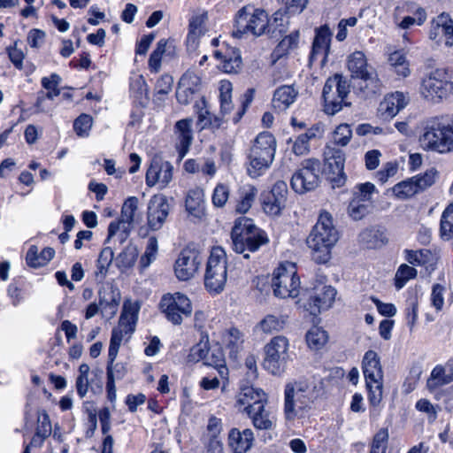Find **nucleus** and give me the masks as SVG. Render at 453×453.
I'll use <instances>...</instances> for the list:
<instances>
[{
	"mask_svg": "<svg viewBox=\"0 0 453 453\" xmlns=\"http://www.w3.org/2000/svg\"><path fill=\"white\" fill-rule=\"evenodd\" d=\"M283 14L274 13L272 19H268L267 13L253 6L242 8L235 19L236 29L233 32L236 37H242L245 34L254 36H260L265 33L281 34L285 31L283 25Z\"/></svg>",
	"mask_w": 453,
	"mask_h": 453,
	"instance_id": "nucleus-1",
	"label": "nucleus"
},
{
	"mask_svg": "<svg viewBox=\"0 0 453 453\" xmlns=\"http://www.w3.org/2000/svg\"><path fill=\"white\" fill-rule=\"evenodd\" d=\"M319 395L315 381L300 379L286 384L284 388V415L288 420L303 418Z\"/></svg>",
	"mask_w": 453,
	"mask_h": 453,
	"instance_id": "nucleus-2",
	"label": "nucleus"
},
{
	"mask_svg": "<svg viewBox=\"0 0 453 453\" xmlns=\"http://www.w3.org/2000/svg\"><path fill=\"white\" fill-rule=\"evenodd\" d=\"M419 142L426 150L441 154L453 152V114L426 119Z\"/></svg>",
	"mask_w": 453,
	"mask_h": 453,
	"instance_id": "nucleus-3",
	"label": "nucleus"
},
{
	"mask_svg": "<svg viewBox=\"0 0 453 453\" xmlns=\"http://www.w3.org/2000/svg\"><path fill=\"white\" fill-rule=\"evenodd\" d=\"M338 241V232L333 225L328 212L320 213L316 225L307 238L312 259L318 264H326L331 258V249Z\"/></svg>",
	"mask_w": 453,
	"mask_h": 453,
	"instance_id": "nucleus-4",
	"label": "nucleus"
},
{
	"mask_svg": "<svg viewBox=\"0 0 453 453\" xmlns=\"http://www.w3.org/2000/svg\"><path fill=\"white\" fill-rule=\"evenodd\" d=\"M233 250L239 254H243L244 258H249V252L257 251L269 240L265 231L257 228L251 219L240 218L235 220L231 231Z\"/></svg>",
	"mask_w": 453,
	"mask_h": 453,
	"instance_id": "nucleus-5",
	"label": "nucleus"
},
{
	"mask_svg": "<svg viewBox=\"0 0 453 453\" xmlns=\"http://www.w3.org/2000/svg\"><path fill=\"white\" fill-rule=\"evenodd\" d=\"M276 139L269 132L260 133L250 148L248 173L252 178H257L269 168L276 151Z\"/></svg>",
	"mask_w": 453,
	"mask_h": 453,
	"instance_id": "nucleus-6",
	"label": "nucleus"
},
{
	"mask_svg": "<svg viewBox=\"0 0 453 453\" xmlns=\"http://www.w3.org/2000/svg\"><path fill=\"white\" fill-rule=\"evenodd\" d=\"M362 368L369 393V403L374 409L372 411H377V408L383 398V370L380 357L375 351L368 350L365 352L362 361Z\"/></svg>",
	"mask_w": 453,
	"mask_h": 453,
	"instance_id": "nucleus-7",
	"label": "nucleus"
},
{
	"mask_svg": "<svg viewBox=\"0 0 453 453\" xmlns=\"http://www.w3.org/2000/svg\"><path fill=\"white\" fill-rule=\"evenodd\" d=\"M226 278V254L221 247H214L206 264L204 286L211 293H220L224 289Z\"/></svg>",
	"mask_w": 453,
	"mask_h": 453,
	"instance_id": "nucleus-8",
	"label": "nucleus"
},
{
	"mask_svg": "<svg viewBox=\"0 0 453 453\" xmlns=\"http://www.w3.org/2000/svg\"><path fill=\"white\" fill-rule=\"evenodd\" d=\"M349 93V84L342 74L329 77L323 88L324 111L328 115L339 112L343 105L349 106L346 98Z\"/></svg>",
	"mask_w": 453,
	"mask_h": 453,
	"instance_id": "nucleus-9",
	"label": "nucleus"
},
{
	"mask_svg": "<svg viewBox=\"0 0 453 453\" xmlns=\"http://www.w3.org/2000/svg\"><path fill=\"white\" fill-rule=\"evenodd\" d=\"M138 199L135 196L128 197L121 208L120 218L110 223L106 242L114 241L122 244L129 236L134 223L137 221Z\"/></svg>",
	"mask_w": 453,
	"mask_h": 453,
	"instance_id": "nucleus-10",
	"label": "nucleus"
},
{
	"mask_svg": "<svg viewBox=\"0 0 453 453\" xmlns=\"http://www.w3.org/2000/svg\"><path fill=\"white\" fill-rule=\"evenodd\" d=\"M272 286L278 297H296L299 295L300 280L296 274V265L291 262L280 264L273 272Z\"/></svg>",
	"mask_w": 453,
	"mask_h": 453,
	"instance_id": "nucleus-11",
	"label": "nucleus"
},
{
	"mask_svg": "<svg viewBox=\"0 0 453 453\" xmlns=\"http://www.w3.org/2000/svg\"><path fill=\"white\" fill-rule=\"evenodd\" d=\"M288 340L284 336L273 337L265 346L263 367L273 375L284 373L289 358Z\"/></svg>",
	"mask_w": 453,
	"mask_h": 453,
	"instance_id": "nucleus-12",
	"label": "nucleus"
},
{
	"mask_svg": "<svg viewBox=\"0 0 453 453\" xmlns=\"http://www.w3.org/2000/svg\"><path fill=\"white\" fill-rule=\"evenodd\" d=\"M159 307L167 320L174 325H180L183 319L189 317L192 313L190 300L179 292L164 295Z\"/></svg>",
	"mask_w": 453,
	"mask_h": 453,
	"instance_id": "nucleus-13",
	"label": "nucleus"
},
{
	"mask_svg": "<svg viewBox=\"0 0 453 453\" xmlns=\"http://www.w3.org/2000/svg\"><path fill=\"white\" fill-rule=\"evenodd\" d=\"M320 162L315 158L304 160L301 167L291 178L292 188L299 194H304L315 189L319 186Z\"/></svg>",
	"mask_w": 453,
	"mask_h": 453,
	"instance_id": "nucleus-14",
	"label": "nucleus"
},
{
	"mask_svg": "<svg viewBox=\"0 0 453 453\" xmlns=\"http://www.w3.org/2000/svg\"><path fill=\"white\" fill-rule=\"evenodd\" d=\"M453 82L449 81L444 69H436L425 77L421 84V94L429 100L444 98L452 91Z\"/></svg>",
	"mask_w": 453,
	"mask_h": 453,
	"instance_id": "nucleus-15",
	"label": "nucleus"
},
{
	"mask_svg": "<svg viewBox=\"0 0 453 453\" xmlns=\"http://www.w3.org/2000/svg\"><path fill=\"white\" fill-rule=\"evenodd\" d=\"M324 162L328 178L334 186H343L347 179L344 173L345 153L343 150L326 145L324 150Z\"/></svg>",
	"mask_w": 453,
	"mask_h": 453,
	"instance_id": "nucleus-16",
	"label": "nucleus"
},
{
	"mask_svg": "<svg viewBox=\"0 0 453 453\" xmlns=\"http://www.w3.org/2000/svg\"><path fill=\"white\" fill-rule=\"evenodd\" d=\"M202 264L200 253L193 249H183L174 264V273L180 280H188L198 272Z\"/></svg>",
	"mask_w": 453,
	"mask_h": 453,
	"instance_id": "nucleus-17",
	"label": "nucleus"
},
{
	"mask_svg": "<svg viewBox=\"0 0 453 453\" xmlns=\"http://www.w3.org/2000/svg\"><path fill=\"white\" fill-rule=\"evenodd\" d=\"M331 37L332 32L327 25L321 26L316 29V35L309 56L311 65L316 63H319L320 66L326 65L330 50Z\"/></svg>",
	"mask_w": 453,
	"mask_h": 453,
	"instance_id": "nucleus-18",
	"label": "nucleus"
},
{
	"mask_svg": "<svg viewBox=\"0 0 453 453\" xmlns=\"http://www.w3.org/2000/svg\"><path fill=\"white\" fill-rule=\"evenodd\" d=\"M173 166L158 157L152 159L146 173V183L149 187L158 185L160 189L166 188L173 180Z\"/></svg>",
	"mask_w": 453,
	"mask_h": 453,
	"instance_id": "nucleus-19",
	"label": "nucleus"
},
{
	"mask_svg": "<svg viewBox=\"0 0 453 453\" xmlns=\"http://www.w3.org/2000/svg\"><path fill=\"white\" fill-rule=\"evenodd\" d=\"M170 206L166 196L163 195L153 196L148 206V225L149 227L157 231L160 229L168 216Z\"/></svg>",
	"mask_w": 453,
	"mask_h": 453,
	"instance_id": "nucleus-20",
	"label": "nucleus"
},
{
	"mask_svg": "<svg viewBox=\"0 0 453 453\" xmlns=\"http://www.w3.org/2000/svg\"><path fill=\"white\" fill-rule=\"evenodd\" d=\"M445 38V45H453V20L447 13H441L432 21L429 38L436 42H441Z\"/></svg>",
	"mask_w": 453,
	"mask_h": 453,
	"instance_id": "nucleus-21",
	"label": "nucleus"
},
{
	"mask_svg": "<svg viewBox=\"0 0 453 453\" xmlns=\"http://www.w3.org/2000/svg\"><path fill=\"white\" fill-rule=\"evenodd\" d=\"M287 186L284 182L279 181L274 184L272 191L263 201V209L266 214L276 216L286 205Z\"/></svg>",
	"mask_w": 453,
	"mask_h": 453,
	"instance_id": "nucleus-22",
	"label": "nucleus"
},
{
	"mask_svg": "<svg viewBox=\"0 0 453 453\" xmlns=\"http://www.w3.org/2000/svg\"><path fill=\"white\" fill-rule=\"evenodd\" d=\"M267 395L261 388L252 386L243 387L236 396V404L239 408L243 407L242 411L248 413L255 406L267 403Z\"/></svg>",
	"mask_w": 453,
	"mask_h": 453,
	"instance_id": "nucleus-23",
	"label": "nucleus"
},
{
	"mask_svg": "<svg viewBox=\"0 0 453 453\" xmlns=\"http://www.w3.org/2000/svg\"><path fill=\"white\" fill-rule=\"evenodd\" d=\"M192 119H183L174 125V135L176 137V149L182 158L186 156L193 141Z\"/></svg>",
	"mask_w": 453,
	"mask_h": 453,
	"instance_id": "nucleus-24",
	"label": "nucleus"
},
{
	"mask_svg": "<svg viewBox=\"0 0 453 453\" xmlns=\"http://www.w3.org/2000/svg\"><path fill=\"white\" fill-rule=\"evenodd\" d=\"M347 66L352 78L364 81L372 80L374 71L367 63L365 55L362 51H355L348 58Z\"/></svg>",
	"mask_w": 453,
	"mask_h": 453,
	"instance_id": "nucleus-25",
	"label": "nucleus"
},
{
	"mask_svg": "<svg viewBox=\"0 0 453 453\" xmlns=\"http://www.w3.org/2000/svg\"><path fill=\"white\" fill-rule=\"evenodd\" d=\"M213 56L220 60L219 68L226 73H238L242 66L240 50L226 47L225 50H215Z\"/></svg>",
	"mask_w": 453,
	"mask_h": 453,
	"instance_id": "nucleus-26",
	"label": "nucleus"
},
{
	"mask_svg": "<svg viewBox=\"0 0 453 453\" xmlns=\"http://www.w3.org/2000/svg\"><path fill=\"white\" fill-rule=\"evenodd\" d=\"M406 104L404 95L396 91L384 97L379 105L378 112L381 119L388 120L393 119Z\"/></svg>",
	"mask_w": 453,
	"mask_h": 453,
	"instance_id": "nucleus-27",
	"label": "nucleus"
},
{
	"mask_svg": "<svg viewBox=\"0 0 453 453\" xmlns=\"http://www.w3.org/2000/svg\"><path fill=\"white\" fill-rule=\"evenodd\" d=\"M453 381V357L445 365H436L426 381L429 391H434Z\"/></svg>",
	"mask_w": 453,
	"mask_h": 453,
	"instance_id": "nucleus-28",
	"label": "nucleus"
},
{
	"mask_svg": "<svg viewBox=\"0 0 453 453\" xmlns=\"http://www.w3.org/2000/svg\"><path fill=\"white\" fill-rule=\"evenodd\" d=\"M98 296L102 313L113 317L118 311L121 298L119 289L113 285L107 284L100 288Z\"/></svg>",
	"mask_w": 453,
	"mask_h": 453,
	"instance_id": "nucleus-29",
	"label": "nucleus"
},
{
	"mask_svg": "<svg viewBox=\"0 0 453 453\" xmlns=\"http://www.w3.org/2000/svg\"><path fill=\"white\" fill-rule=\"evenodd\" d=\"M335 296V288L331 286H323L320 292H316L313 296H311L307 309L313 315L327 310L332 306Z\"/></svg>",
	"mask_w": 453,
	"mask_h": 453,
	"instance_id": "nucleus-30",
	"label": "nucleus"
},
{
	"mask_svg": "<svg viewBox=\"0 0 453 453\" xmlns=\"http://www.w3.org/2000/svg\"><path fill=\"white\" fill-rule=\"evenodd\" d=\"M266 404L262 403L255 406V408L246 413L257 429L272 430L276 426V416L266 408Z\"/></svg>",
	"mask_w": 453,
	"mask_h": 453,
	"instance_id": "nucleus-31",
	"label": "nucleus"
},
{
	"mask_svg": "<svg viewBox=\"0 0 453 453\" xmlns=\"http://www.w3.org/2000/svg\"><path fill=\"white\" fill-rule=\"evenodd\" d=\"M253 441L254 434L250 428L242 431L232 428L228 434V445L234 453H246L252 447Z\"/></svg>",
	"mask_w": 453,
	"mask_h": 453,
	"instance_id": "nucleus-32",
	"label": "nucleus"
},
{
	"mask_svg": "<svg viewBox=\"0 0 453 453\" xmlns=\"http://www.w3.org/2000/svg\"><path fill=\"white\" fill-rule=\"evenodd\" d=\"M176 56V48L173 42L167 39H161L157 42L156 49L149 58V67L151 72L158 73L164 57L173 58Z\"/></svg>",
	"mask_w": 453,
	"mask_h": 453,
	"instance_id": "nucleus-33",
	"label": "nucleus"
},
{
	"mask_svg": "<svg viewBox=\"0 0 453 453\" xmlns=\"http://www.w3.org/2000/svg\"><path fill=\"white\" fill-rule=\"evenodd\" d=\"M204 194L200 188L188 190L185 199V207L194 219L201 220L205 216Z\"/></svg>",
	"mask_w": 453,
	"mask_h": 453,
	"instance_id": "nucleus-34",
	"label": "nucleus"
},
{
	"mask_svg": "<svg viewBox=\"0 0 453 453\" xmlns=\"http://www.w3.org/2000/svg\"><path fill=\"white\" fill-rule=\"evenodd\" d=\"M139 309L140 307L137 303L126 302L123 305L118 326L132 334L134 331L138 319Z\"/></svg>",
	"mask_w": 453,
	"mask_h": 453,
	"instance_id": "nucleus-35",
	"label": "nucleus"
},
{
	"mask_svg": "<svg viewBox=\"0 0 453 453\" xmlns=\"http://www.w3.org/2000/svg\"><path fill=\"white\" fill-rule=\"evenodd\" d=\"M204 365L214 367L219 378L227 382L228 368L226 365L224 352L219 347L209 350Z\"/></svg>",
	"mask_w": 453,
	"mask_h": 453,
	"instance_id": "nucleus-36",
	"label": "nucleus"
},
{
	"mask_svg": "<svg viewBox=\"0 0 453 453\" xmlns=\"http://www.w3.org/2000/svg\"><path fill=\"white\" fill-rule=\"evenodd\" d=\"M298 92L293 86H282L277 88L273 95V106L280 111H284L292 104Z\"/></svg>",
	"mask_w": 453,
	"mask_h": 453,
	"instance_id": "nucleus-37",
	"label": "nucleus"
},
{
	"mask_svg": "<svg viewBox=\"0 0 453 453\" xmlns=\"http://www.w3.org/2000/svg\"><path fill=\"white\" fill-rule=\"evenodd\" d=\"M55 250L52 248L47 247L38 254L36 246H31L27 250L26 260L27 264L34 268L42 267L47 265L54 257Z\"/></svg>",
	"mask_w": 453,
	"mask_h": 453,
	"instance_id": "nucleus-38",
	"label": "nucleus"
},
{
	"mask_svg": "<svg viewBox=\"0 0 453 453\" xmlns=\"http://www.w3.org/2000/svg\"><path fill=\"white\" fill-rule=\"evenodd\" d=\"M288 322L286 315H267L257 326V328L265 334L282 330Z\"/></svg>",
	"mask_w": 453,
	"mask_h": 453,
	"instance_id": "nucleus-39",
	"label": "nucleus"
},
{
	"mask_svg": "<svg viewBox=\"0 0 453 453\" xmlns=\"http://www.w3.org/2000/svg\"><path fill=\"white\" fill-rule=\"evenodd\" d=\"M207 19L206 13L194 16L189 22V33L187 38L188 46L196 47V41L203 33V27Z\"/></svg>",
	"mask_w": 453,
	"mask_h": 453,
	"instance_id": "nucleus-40",
	"label": "nucleus"
},
{
	"mask_svg": "<svg viewBox=\"0 0 453 453\" xmlns=\"http://www.w3.org/2000/svg\"><path fill=\"white\" fill-rule=\"evenodd\" d=\"M299 43V32L294 31L288 35L285 36L277 45L274 50V55L279 58H281L298 47Z\"/></svg>",
	"mask_w": 453,
	"mask_h": 453,
	"instance_id": "nucleus-41",
	"label": "nucleus"
},
{
	"mask_svg": "<svg viewBox=\"0 0 453 453\" xmlns=\"http://www.w3.org/2000/svg\"><path fill=\"white\" fill-rule=\"evenodd\" d=\"M257 193V190L253 186L243 187L241 190L240 200L236 204V211L242 214L246 213L255 201Z\"/></svg>",
	"mask_w": 453,
	"mask_h": 453,
	"instance_id": "nucleus-42",
	"label": "nucleus"
},
{
	"mask_svg": "<svg viewBox=\"0 0 453 453\" xmlns=\"http://www.w3.org/2000/svg\"><path fill=\"white\" fill-rule=\"evenodd\" d=\"M394 195L399 199H407L419 193L413 177L403 180L393 187Z\"/></svg>",
	"mask_w": 453,
	"mask_h": 453,
	"instance_id": "nucleus-43",
	"label": "nucleus"
},
{
	"mask_svg": "<svg viewBox=\"0 0 453 453\" xmlns=\"http://www.w3.org/2000/svg\"><path fill=\"white\" fill-rule=\"evenodd\" d=\"M137 257V248L132 244H128L116 257V265L120 269H128L134 265Z\"/></svg>",
	"mask_w": 453,
	"mask_h": 453,
	"instance_id": "nucleus-44",
	"label": "nucleus"
},
{
	"mask_svg": "<svg viewBox=\"0 0 453 453\" xmlns=\"http://www.w3.org/2000/svg\"><path fill=\"white\" fill-rule=\"evenodd\" d=\"M327 339L326 332L318 326H313L306 334L307 344L312 349H321L326 343Z\"/></svg>",
	"mask_w": 453,
	"mask_h": 453,
	"instance_id": "nucleus-45",
	"label": "nucleus"
},
{
	"mask_svg": "<svg viewBox=\"0 0 453 453\" xmlns=\"http://www.w3.org/2000/svg\"><path fill=\"white\" fill-rule=\"evenodd\" d=\"M113 258L114 252L111 247H105L101 250L96 265L97 270L96 275L97 278L100 277L101 280L104 279Z\"/></svg>",
	"mask_w": 453,
	"mask_h": 453,
	"instance_id": "nucleus-46",
	"label": "nucleus"
},
{
	"mask_svg": "<svg viewBox=\"0 0 453 453\" xmlns=\"http://www.w3.org/2000/svg\"><path fill=\"white\" fill-rule=\"evenodd\" d=\"M388 62L398 75L407 77L410 74L409 64L402 51L397 50L391 53L388 57Z\"/></svg>",
	"mask_w": 453,
	"mask_h": 453,
	"instance_id": "nucleus-47",
	"label": "nucleus"
},
{
	"mask_svg": "<svg viewBox=\"0 0 453 453\" xmlns=\"http://www.w3.org/2000/svg\"><path fill=\"white\" fill-rule=\"evenodd\" d=\"M316 136V129L310 128L305 133L301 134L296 139L292 150L296 155L302 156L309 151V142Z\"/></svg>",
	"mask_w": 453,
	"mask_h": 453,
	"instance_id": "nucleus-48",
	"label": "nucleus"
},
{
	"mask_svg": "<svg viewBox=\"0 0 453 453\" xmlns=\"http://www.w3.org/2000/svg\"><path fill=\"white\" fill-rule=\"evenodd\" d=\"M375 191V186L371 182L358 184L354 191L352 199H357L360 203L371 206L372 195Z\"/></svg>",
	"mask_w": 453,
	"mask_h": 453,
	"instance_id": "nucleus-49",
	"label": "nucleus"
},
{
	"mask_svg": "<svg viewBox=\"0 0 453 453\" xmlns=\"http://www.w3.org/2000/svg\"><path fill=\"white\" fill-rule=\"evenodd\" d=\"M441 234L447 240L453 238V203H450L442 213Z\"/></svg>",
	"mask_w": 453,
	"mask_h": 453,
	"instance_id": "nucleus-50",
	"label": "nucleus"
},
{
	"mask_svg": "<svg viewBox=\"0 0 453 453\" xmlns=\"http://www.w3.org/2000/svg\"><path fill=\"white\" fill-rule=\"evenodd\" d=\"M158 245L156 237L151 236L148 239L144 254L140 259V265L142 269L150 266V265L156 259L157 254Z\"/></svg>",
	"mask_w": 453,
	"mask_h": 453,
	"instance_id": "nucleus-51",
	"label": "nucleus"
},
{
	"mask_svg": "<svg viewBox=\"0 0 453 453\" xmlns=\"http://www.w3.org/2000/svg\"><path fill=\"white\" fill-rule=\"evenodd\" d=\"M363 240L366 241L371 248H377L388 243V237L384 231L379 229L366 230L362 234Z\"/></svg>",
	"mask_w": 453,
	"mask_h": 453,
	"instance_id": "nucleus-52",
	"label": "nucleus"
},
{
	"mask_svg": "<svg viewBox=\"0 0 453 453\" xmlns=\"http://www.w3.org/2000/svg\"><path fill=\"white\" fill-rule=\"evenodd\" d=\"M438 177V171L432 167L426 170L423 174L413 176L419 193L430 188Z\"/></svg>",
	"mask_w": 453,
	"mask_h": 453,
	"instance_id": "nucleus-53",
	"label": "nucleus"
},
{
	"mask_svg": "<svg viewBox=\"0 0 453 453\" xmlns=\"http://www.w3.org/2000/svg\"><path fill=\"white\" fill-rule=\"evenodd\" d=\"M432 253L428 250H405V259L413 265H424L430 261Z\"/></svg>",
	"mask_w": 453,
	"mask_h": 453,
	"instance_id": "nucleus-54",
	"label": "nucleus"
},
{
	"mask_svg": "<svg viewBox=\"0 0 453 453\" xmlns=\"http://www.w3.org/2000/svg\"><path fill=\"white\" fill-rule=\"evenodd\" d=\"M185 89L196 92L200 86V77L193 70H188L180 79L179 85Z\"/></svg>",
	"mask_w": 453,
	"mask_h": 453,
	"instance_id": "nucleus-55",
	"label": "nucleus"
},
{
	"mask_svg": "<svg viewBox=\"0 0 453 453\" xmlns=\"http://www.w3.org/2000/svg\"><path fill=\"white\" fill-rule=\"evenodd\" d=\"M417 274V270L408 265H402L398 268L395 273V287L399 289L402 288L405 283L415 278Z\"/></svg>",
	"mask_w": 453,
	"mask_h": 453,
	"instance_id": "nucleus-56",
	"label": "nucleus"
},
{
	"mask_svg": "<svg viewBox=\"0 0 453 453\" xmlns=\"http://www.w3.org/2000/svg\"><path fill=\"white\" fill-rule=\"evenodd\" d=\"M127 373V366L125 363H113L106 366L107 380L113 381L122 380Z\"/></svg>",
	"mask_w": 453,
	"mask_h": 453,
	"instance_id": "nucleus-57",
	"label": "nucleus"
},
{
	"mask_svg": "<svg viewBox=\"0 0 453 453\" xmlns=\"http://www.w3.org/2000/svg\"><path fill=\"white\" fill-rule=\"evenodd\" d=\"M370 206L351 199L348 206V214L354 220H360L369 212Z\"/></svg>",
	"mask_w": 453,
	"mask_h": 453,
	"instance_id": "nucleus-58",
	"label": "nucleus"
},
{
	"mask_svg": "<svg viewBox=\"0 0 453 453\" xmlns=\"http://www.w3.org/2000/svg\"><path fill=\"white\" fill-rule=\"evenodd\" d=\"M415 17L406 16L399 23V27L408 29L413 25L421 26L426 19V12L424 8L418 7L414 12Z\"/></svg>",
	"mask_w": 453,
	"mask_h": 453,
	"instance_id": "nucleus-59",
	"label": "nucleus"
},
{
	"mask_svg": "<svg viewBox=\"0 0 453 453\" xmlns=\"http://www.w3.org/2000/svg\"><path fill=\"white\" fill-rule=\"evenodd\" d=\"M93 119L88 114H81L73 123V129L79 136H88L92 127Z\"/></svg>",
	"mask_w": 453,
	"mask_h": 453,
	"instance_id": "nucleus-60",
	"label": "nucleus"
},
{
	"mask_svg": "<svg viewBox=\"0 0 453 453\" xmlns=\"http://www.w3.org/2000/svg\"><path fill=\"white\" fill-rule=\"evenodd\" d=\"M352 137V130L348 124L339 125L334 132V142L336 145L346 146Z\"/></svg>",
	"mask_w": 453,
	"mask_h": 453,
	"instance_id": "nucleus-61",
	"label": "nucleus"
},
{
	"mask_svg": "<svg viewBox=\"0 0 453 453\" xmlns=\"http://www.w3.org/2000/svg\"><path fill=\"white\" fill-rule=\"evenodd\" d=\"M416 409L420 412L426 413L427 415L428 421L432 423L437 418V413L440 407L438 405H434L429 400L423 398L416 403Z\"/></svg>",
	"mask_w": 453,
	"mask_h": 453,
	"instance_id": "nucleus-62",
	"label": "nucleus"
},
{
	"mask_svg": "<svg viewBox=\"0 0 453 453\" xmlns=\"http://www.w3.org/2000/svg\"><path fill=\"white\" fill-rule=\"evenodd\" d=\"M229 198V188L224 184H218L213 190L212 203L215 207L222 208Z\"/></svg>",
	"mask_w": 453,
	"mask_h": 453,
	"instance_id": "nucleus-63",
	"label": "nucleus"
},
{
	"mask_svg": "<svg viewBox=\"0 0 453 453\" xmlns=\"http://www.w3.org/2000/svg\"><path fill=\"white\" fill-rule=\"evenodd\" d=\"M224 342L232 349H237L243 342V335L238 329L231 328L226 333Z\"/></svg>",
	"mask_w": 453,
	"mask_h": 453,
	"instance_id": "nucleus-64",
	"label": "nucleus"
}]
</instances>
